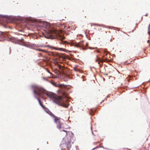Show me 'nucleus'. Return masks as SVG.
Returning <instances> with one entry per match:
<instances>
[{
	"mask_svg": "<svg viewBox=\"0 0 150 150\" xmlns=\"http://www.w3.org/2000/svg\"><path fill=\"white\" fill-rule=\"evenodd\" d=\"M46 33L47 36V38H56L59 35L58 32L54 29L47 30Z\"/></svg>",
	"mask_w": 150,
	"mask_h": 150,
	"instance_id": "3",
	"label": "nucleus"
},
{
	"mask_svg": "<svg viewBox=\"0 0 150 150\" xmlns=\"http://www.w3.org/2000/svg\"><path fill=\"white\" fill-rule=\"evenodd\" d=\"M44 60V61H46V60Z\"/></svg>",
	"mask_w": 150,
	"mask_h": 150,
	"instance_id": "21",
	"label": "nucleus"
},
{
	"mask_svg": "<svg viewBox=\"0 0 150 150\" xmlns=\"http://www.w3.org/2000/svg\"><path fill=\"white\" fill-rule=\"evenodd\" d=\"M86 48H83V50H86Z\"/></svg>",
	"mask_w": 150,
	"mask_h": 150,
	"instance_id": "18",
	"label": "nucleus"
},
{
	"mask_svg": "<svg viewBox=\"0 0 150 150\" xmlns=\"http://www.w3.org/2000/svg\"><path fill=\"white\" fill-rule=\"evenodd\" d=\"M88 48L90 49H94L96 48V47H88Z\"/></svg>",
	"mask_w": 150,
	"mask_h": 150,
	"instance_id": "12",
	"label": "nucleus"
},
{
	"mask_svg": "<svg viewBox=\"0 0 150 150\" xmlns=\"http://www.w3.org/2000/svg\"><path fill=\"white\" fill-rule=\"evenodd\" d=\"M96 52H100L99 51H98V50H96Z\"/></svg>",
	"mask_w": 150,
	"mask_h": 150,
	"instance_id": "17",
	"label": "nucleus"
},
{
	"mask_svg": "<svg viewBox=\"0 0 150 150\" xmlns=\"http://www.w3.org/2000/svg\"><path fill=\"white\" fill-rule=\"evenodd\" d=\"M74 70L76 71H78V69L76 67H74L73 68Z\"/></svg>",
	"mask_w": 150,
	"mask_h": 150,
	"instance_id": "11",
	"label": "nucleus"
},
{
	"mask_svg": "<svg viewBox=\"0 0 150 150\" xmlns=\"http://www.w3.org/2000/svg\"><path fill=\"white\" fill-rule=\"evenodd\" d=\"M58 67L60 70V72H61V73L64 72V70L65 69V68L63 66L60 65H58Z\"/></svg>",
	"mask_w": 150,
	"mask_h": 150,
	"instance_id": "5",
	"label": "nucleus"
},
{
	"mask_svg": "<svg viewBox=\"0 0 150 150\" xmlns=\"http://www.w3.org/2000/svg\"><path fill=\"white\" fill-rule=\"evenodd\" d=\"M148 14L147 13L145 15L146 16H148Z\"/></svg>",
	"mask_w": 150,
	"mask_h": 150,
	"instance_id": "19",
	"label": "nucleus"
},
{
	"mask_svg": "<svg viewBox=\"0 0 150 150\" xmlns=\"http://www.w3.org/2000/svg\"><path fill=\"white\" fill-rule=\"evenodd\" d=\"M36 50L39 51H42L44 52H47V51L45 50H43L42 49H41L39 48H37L36 49H35Z\"/></svg>",
	"mask_w": 150,
	"mask_h": 150,
	"instance_id": "9",
	"label": "nucleus"
},
{
	"mask_svg": "<svg viewBox=\"0 0 150 150\" xmlns=\"http://www.w3.org/2000/svg\"><path fill=\"white\" fill-rule=\"evenodd\" d=\"M50 115L52 117L54 118V122L57 124V128L59 129L62 128L63 129H62V130H60L61 132L62 131L63 132H62L61 133L62 135L64 134V135L67 136L70 133V131H68L67 130V129H68V128L65 127L63 126V124L61 122L60 120V118H59L58 117L55 116L52 113H51Z\"/></svg>",
	"mask_w": 150,
	"mask_h": 150,
	"instance_id": "2",
	"label": "nucleus"
},
{
	"mask_svg": "<svg viewBox=\"0 0 150 150\" xmlns=\"http://www.w3.org/2000/svg\"><path fill=\"white\" fill-rule=\"evenodd\" d=\"M37 99L38 100L40 105L41 106V107H42L44 108H45V107L44 106V105H43V104H42V102H41V101L38 98H37Z\"/></svg>",
	"mask_w": 150,
	"mask_h": 150,
	"instance_id": "8",
	"label": "nucleus"
},
{
	"mask_svg": "<svg viewBox=\"0 0 150 150\" xmlns=\"http://www.w3.org/2000/svg\"><path fill=\"white\" fill-rule=\"evenodd\" d=\"M52 84L55 86L59 87L60 89L58 90V92L60 95H62V96H57L53 93L49 94L45 92L44 90L38 86L33 85L31 86L32 89L33 90V93L35 95L43 98L45 96L52 98L53 101L55 103L65 108L68 107L69 104L65 103L64 101L63 98L67 97L66 93V85L63 84H57L56 83L53 82Z\"/></svg>",
	"mask_w": 150,
	"mask_h": 150,
	"instance_id": "1",
	"label": "nucleus"
},
{
	"mask_svg": "<svg viewBox=\"0 0 150 150\" xmlns=\"http://www.w3.org/2000/svg\"><path fill=\"white\" fill-rule=\"evenodd\" d=\"M40 54L41 55V53H40Z\"/></svg>",
	"mask_w": 150,
	"mask_h": 150,
	"instance_id": "23",
	"label": "nucleus"
},
{
	"mask_svg": "<svg viewBox=\"0 0 150 150\" xmlns=\"http://www.w3.org/2000/svg\"><path fill=\"white\" fill-rule=\"evenodd\" d=\"M54 63L56 65H57V66H58V65H59L58 63V62L56 60L54 61Z\"/></svg>",
	"mask_w": 150,
	"mask_h": 150,
	"instance_id": "10",
	"label": "nucleus"
},
{
	"mask_svg": "<svg viewBox=\"0 0 150 150\" xmlns=\"http://www.w3.org/2000/svg\"><path fill=\"white\" fill-rule=\"evenodd\" d=\"M0 34L1 35L3 36L4 37H6L7 36H8V33H5V32H0Z\"/></svg>",
	"mask_w": 150,
	"mask_h": 150,
	"instance_id": "6",
	"label": "nucleus"
},
{
	"mask_svg": "<svg viewBox=\"0 0 150 150\" xmlns=\"http://www.w3.org/2000/svg\"><path fill=\"white\" fill-rule=\"evenodd\" d=\"M93 24L94 25H97V26L99 25L98 24Z\"/></svg>",
	"mask_w": 150,
	"mask_h": 150,
	"instance_id": "13",
	"label": "nucleus"
},
{
	"mask_svg": "<svg viewBox=\"0 0 150 150\" xmlns=\"http://www.w3.org/2000/svg\"><path fill=\"white\" fill-rule=\"evenodd\" d=\"M149 40H148V42H149Z\"/></svg>",
	"mask_w": 150,
	"mask_h": 150,
	"instance_id": "22",
	"label": "nucleus"
},
{
	"mask_svg": "<svg viewBox=\"0 0 150 150\" xmlns=\"http://www.w3.org/2000/svg\"><path fill=\"white\" fill-rule=\"evenodd\" d=\"M63 141H64L67 146V148L68 150H69V149L70 148L71 146L70 144L71 142V139L70 138H67L65 137L63 139Z\"/></svg>",
	"mask_w": 150,
	"mask_h": 150,
	"instance_id": "4",
	"label": "nucleus"
},
{
	"mask_svg": "<svg viewBox=\"0 0 150 150\" xmlns=\"http://www.w3.org/2000/svg\"><path fill=\"white\" fill-rule=\"evenodd\" d=\"M48 72L49 73H50V74H51L50 73V72L49 71H48Z\"/></svg>",
	"mask_w": 150,
	"mask_h": 150,
	"instance_id": "20",
	"label": "nucleus"
},
{
	"mask_svg": "<svg viewBox=\"0 0 150 150\" xmlns=\"http://www.w3.org/2000/svg\"><path fill=\"white\" fill-rule=\"evenodd\" d=\"M97 58H98V59L96 60V61L98 62V64H100V62H103L104 61V60H101L98 57V56H97Z\"/></svg>",
	"mask_w": 150,
	"mask_h": 150,
	"instance_id": "7",
	"label": "nucleus"
},
{
	"mask_svg": "<svg viewBox=\"0 0 150 150\" xmlns=\"http://www.w3.org/2000/svg\"><path fill=\"white\" fill-rule=\"evenodd\" d=\"M62 49L61 48H59V49H58V50H61Z\"/></svg>",
	"mask_w": 150,
	"mask_h": 150,
	"instance_id": "15",
	"label": "nucleus"
},
{
	"mask_svg": "<svg viewBox=\"0 0 150 150\" xmlns=\"http://www.w3.org/2000/svg\"><path fill=\"white\" fill-rule=\"evenodd\" d=\"M86 45L87 46H88V43H86Z\"/></svg>",
	"mask_w": 150,
	"mask_h": 150,
	"instance_id": "16",
	"label": "nucleus"
},
{
	"mask_svg": "<svg viewBox=\"0 0 150 150\" xmlns=\"http://www.w3.org/2000/svg\"><path fill=\"white\" fill-rule=\"evenodd\" d=\"M24 40L23 39V38H21V39L20 40L21 41V42H23V41Z\"/></svg>",
	"mask_w": 150,
	"mask_h": 150,
	"instance_id": "14",
	"label": "nucleus"
}]
</instances>
